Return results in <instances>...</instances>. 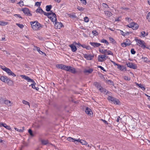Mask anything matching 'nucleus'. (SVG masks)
Instances as JSON below:
<instances>
[{"instance_id": "obj_1", "label": "nucleus", "mask_w": 150, "mask_h": 150, "mask_svg": "<svg viewBox=\"0 0 150 150\" xmlns=\"http://www.w3.org/2000/svg\"><path fill=\"white\" fill-rule=\"evenodd\" d=\"M30 23L33 29L34 30H40L42 28H43V25H41L37 21L31 22H30Z\"/></svg>"}, {"instance_id": "obj_2", "label": "nucleus", "mask_w": 150, "mask_h": 150, "mask_svg": "<svg viewBox=\"0 0 150 150\" xmlns=\"http://www.w3.org/2000/svg\"><path fill=\"white\" fill-rule=\"evenodd\" d=\"M107 99L109 101H110L114 104L118 105H120V102L117 99L115 98L112 96H108Z\"/></svg>"}, {"instance_id": "obj_3", "label": "nucleus", "mask_w": 150, "mask_h": 150, "mask_svg": "<svg viewBox=\"0 0 150 150\" xmlns=\"http://www.w3.org/2000/svg\"><path fill=\"white\" fill-rule=\"evenodd\" d=\"M135 40L137 43V45L139 44V46L143 49H144L145 48V43L144 41L141 39H135Z\"/></svg>"}, {"instance_id": "obj_4", "label": "nucleus", "mask_w": 150, "mask_h": 150, "mask_svg": "<svg viewBox=\"0 0 150 150\" xmlns=\"http://www.w3.org/2000/svg\"><path fill=\"white\" fill-rule=\"evenodd\" d=\"M67 71L70 72L71 73L74 74L76 73H81V70H79V71H76L75 68L72 67L70 66H69L68 70Z\"/></svg>"}, {"instance_id": "obj_5", "label": "nucleus", "mask_w": 150, "mask_h": 150, "mask_svg": "<svg viewBox=\"0 0 150 150\" xmlns=\"http://www.w3.org/2000/svg\"><path fill=\"white\" fill-rule=\"evenodd\" d=\"M3 70L5 71L9 75H12L14 77L16 76V75L10 69L7 67L3 69Z\"/></svg>"}, {"instance_id": "obj_6", "label": "nucleus", "mask_w": 150, "mask_h": 150, "mask_svg": "<svg viewBox=\"0 0 150 150\" xmlns=\"http://www.w3.org/2000/svg\"><path fill=\"white\" fill-rule=\"evenodd\" d=\"M50 16L51 18H49L51 21L53 22L57 21L56 15L52 11H51V15Z\"/></svg>"}, {"instance_id": "obj_7", "label": "nucleus", "mask_w": 150, "mask_h": 150, "mask_svg": "<svg viewBox=\"0 0 150 150\" xmlns=\"http://www.w3.org/2000/svg\"><path fill=\"white\" fill-rule=\"evenodd\" d=\"M83 55L84 57L87 60H92L94 57V55L90 54H83Z\"/></svg>"}, {"instance_id": "obj_8", "label": "nucleus", "mask_w": 150, "mask_h": 150, "mask_svg": "<svg viewBox=\"0 0 150 150\" xmlns=\"http://www.w3.org/2000/svg\"><path fill=\"white\" fill-rule=\"evenodd\" d=\"M126 64L128 67L133 69H136L137 68V65L132 62H128Z\"/></svg>"}, {"instance_id": "obj_9", "label": "nucleus", "mask_w": 150, "mask_h": 150, "mask_svg": "<svg viewBox=\"0 0 150 150\" xmlns=\"http://www.w3.org/2000/svg\"><path fill=\"white\" fill-rule=\"evenodd\" d=\"M20 76L22 78L27 80L28 82H34L33 79H30L27 76L25 75H21Z\"/></svg>"}, {"instance_id": "obj_10", "label": "nucleus", "mask_w": 150, "mask_h": 150, "mask_svg": "<svg viewBox=\"0 0 150 150\" xmlns=\"http://www.w3.org/2000/svg\"><path fill=\"white\" fill-rule=\"evenodd\" d=\"M54 22L55 23L54 25V26L55 28L60 29L62 26V24L61 22H57V21Z\"/></svg>"}, {"instance_id": "obj_11", "label": "nucleus", "mask_w": 150, "mask_h": 150, "mask_svg": "<svg viewBox=\"0 0 150 150\" xmlns=\"http://www.w3.org/2000/svg\"><path fill=\"white\" fill-rule=\"evenodd\" d=\"M0 79L1 81L6 83L8 82L9 81H11V80H9V79L6 76H1L0 77Z\"/></svg>"}, {"instance_id": "obj_12", "label": "nucleus", "mask_w": 150, "mask_h": 150, "mask_svg": "<svg viewBox=\"0 0 150 150\" xmlns=\"http://www.w3.org/2000/svg\"><path fill=\"white\" fill-rule=\"evenodd\" d=\"M85 112L88 115L90 116L93 115L91 109L88 107H87L85 110Z\"/></svg>"}, {"instance_id": "obj_13", "label": "nucleus", "mask_w": 150, "mask_h": 150, "mask_svg": "<svg viewBox=\"0 0 150 150\" xmlns=\"http://www.w3.org/2000/svg\"><path fill=\"white\" fill-rule=\"evenodd\" d=\"M22 11L23 13L28 16H32L31 14L30 13L29 9L27 8H23L22 9Z\"/></svg>"}, {"instance_id": "obj_14", "label": "nucleus", "mask_w": 150, "mask_h": 150, "mask_svg": "<svg viewBox=\"0 0 150 150\" xmlns=\"http://www.w3.org/2000/svg\"><path fill=\"white\" fill-rule=\"evenodd\" d=\"M108 56H106L105 55H99L98 57V62H102L103 61V60L102 59H105V58H107Z\"/></svg>"}, {"instance_id": "obj_15", "label": "nucleus", "mask_w": 150, "mask_h": 150, "mask_svg": "<svg viewBox=\"0 0 150 150\" xmlns=\"http://www.w3.org/2000/svg\"><path fill=\"white\" fill-rule=\"evenodd\" d=\"M34 47L35 50H36L40 54L42 55L44 54L45 56L46 55V54L45 53L43 52L42 51L40 50V48L39 47L34 46Z\"/></svg>"}, {"instance_id": "obj_16", "label": "nucleus", "mask_w": 150, "mask_h": 150, "mask_svg": "<svg viewBox=\"0 0 150 150\" xmlns=\"http://www.w3.org/2000/svg\"><path fill=\"white\" fill-rule=\"evenodd\" d=\"M89 44L94 47H98L101 45V44L99 43L95 42H90Z\"/></svg>"}, {"instance_id": "obj_17", "label": "nucleus", "mask_w": 150, "mask_h": 150, "mask_svg": "<svg viewBox=\"0 0 150 150\" xmlns=\"http://www.w3.org/2000/svg\"><path fill=\"white\" fill-rule=\"evenodd\" d=\"M105 54H104L105 55H110L113 56V55L112 52L109 50H105Z\"/></svg>"}, {"instance_id": "obj_18", "label": "nucleus", "mask_w": 150, "mask_h": 150, "mask_svg": "<svg viewBox=\"0 0 150 150\" xmlns=\"http://www.w3.org/2000/svg\"><path fill=\"white\" fill-rule=\"evenodd\" d=\"M69 46L71 47V50L72 52H75L77 48L74 45L72 44L71 45H70Z\"/></svg>"}, {"instance_id": "obj_19", "label": "nucleus", "mask_w": 150, "mask_h": 150, "mask_svg": "<svg viewBox=\"0 0 150 150\" xmlns=\"http://www.w3.org/2000/svg\"><path fill=\"white\" fill-rule=\"evenodd\" d=\"M141 59L144 61V62L147 63H150V60H149L146 57H142Z\"/></svg>"}, {"instance_id": "obj_20", "label": "nucleus", "mask_w": 150, "mask_h": 150, "mask_svg": "<svg viewBox=\"0 0 150 150\" xmlns=\"http://www.w3.org/2000/svg\"><path fill=\"white\" fill-rule=\"evenodd\" d=\"M31 82L33 83L31 84L29 86H32V88H33L35 89L37 91H38L39 88L38 87H35V85L36 84V83L34 81V82Z\"/></svg>"}, {"instance_id": "obj_21", "label": "nucleus", "mask_w": 150, "mask_h": 150, "mask_svg": "<svg viewBox=\"0 0 150 150\" xmlns=\"http://www.w3.org/2000/svg\"><path fill=\"white\" fill-rule=\"evenodd\" d=\"M93 85L98 89H99V88H100L101 87L100 83L96 82H94Z\"/></svg>"}, {"instance_id": "obj_22", "label": "nucleus", "mask_w": 150, "mask_h": 150, "mask_svg": "<svg viewBox=\"0 0 150 150\" xmlns=\"http://www.w3.org/2000/svg\"><path fill=\"white\" fill-rule=\"evenodd\" d=\"M69 66H67L64 64H62V66L61 67V69H63L65 71H67Z\"/></svg>"}, {"instance_id": "obj_23", "label": "nucleus", "mask_w": 150, "mask_h": 150, "mask_svg": "<svg viewBox=\"0 0 150 150\" xmlns=\"http://www.w3.org/2000/svg\"><path fill=\"white\" fill-rule=\"evenodd\" d=\"M44 11L42 9L40 8H39L36 10V12L37 13H40L41 14L43 13Z\"/></svg>"}, {"instance_id": "obj_24", "label": "nucleus", "mask_w": 150, "mask_h": 150, "mask_svg": "<svg viewBox=\"0 0 150 150\" xmlns=\"http://www.w3.org/2000/svg\"><path fill=\"white\" fill-rule=\"evenodd\" d=\"M1 125L2 126L6 128V129H8V130H10L11 129V128L10 126L7 125L5 123H1Z\"/></svg>"}, {"instance_id": "obj_25", "label": "nucleus", "mask_w": 150, "mask_h": 150, "mask_svg": "<svg viewBox=\"0 0 150 150\" xmlns=\"http://www.w3.org/2000/svg\"><path fill=\"white\" fill-rule=\"evenodd\" d=\"M118 30L120 31V34L124 36H125L127 35H128L129 34V33L128 32H127L125 33L123 32V31L121 30Z\"/></svg>"}, {"instance_id": "obj_26", "label": "nucleus", "mask_w": 150, "mask_h": 150, "mask_svg": "<svg viewBox=\"0 0 150 150\" xmlns=\"http://www.w3.org/2000/svg\"><path fill=\"white\" fill-rule=\"evenodd\" d=\"M93 70L91 69H89L88 70H85L83 72L84 73H88V74H91L93 72Z\"/></svg>"}, {"instance_id": "obj_27", "label": "nucleus", "mask_w": 150, "mask_h": 150, "mask_svg": "<svg viewBox=\"0 0 150 150\" xmlns=\"http://www.w3.org/2000/svg\"><path fill=\"white\" fill-rule=\"evenodd\" d=\"M135 83L137 86H138L139 88H142L143 91H144L145 90V88L142 84H139L137 83Z\"/></svg>"}, {"instance_id": "obj_28", "label": "nucleus", "mask_w": 150, "mask_h": 150, "mask_svg": "<svg viewBox=\"0 0 150 150\" xmlns=\"http://www.w3.org/2000/svg\"><path fill=\"white\" fill-rule=\"evenodd\" d=\"M124 42L127 46L130 45L132 43L130 40L128 39H127Z\"/></svg>"}, {"instance_id": "obj_29", "label": "nucleus", "mask_w": 150, "mask_h": 150, "mask_svg": "<svg viewBox=\"0 0 150 150\" xmlns=\"http://www.w3.org/2000/svg\"><path fill=\"white\" fill-rule=\"evenodd\" d=\"M42 144L44 145H46L48 143V141L47 140L42 139L41 140Z\"/></svg>"}, {"instance_id": "obj_30", "label": "nucleus", "mask_w": 150, "mask_h": 150, "mask_svg": "<svg viewBox=\"0 0 150 150\" xmlns=\"http://www.w3.org/2000/svg\"><path fill=\"white\" fill-rule=\"evenodd\" d=\"M105 13L107 16L108 17L111 16L112 15V14L111 12L108 11H105Z\"/></svg>"}, {"instance_id": "obj_31", "label": "nucleus", "mask_w": 150, "mask_h": 150, "mask_svg": "<svg viewBox=\"0 0 150 150\" xmlns=\"http://www.w3.org/2000/svg\"><path fill=\"white\" fill-rule=\"evenodd\" d=\"M52 8V6L51 5H47L46 7V10L47 11H50Z\"/></svg>"}, {"instance_id": "obj_32", "label": "nucleus", "mask_w": 150, "mask_h": 150, "mask_svg": "<svg viewBox=\"0 0 150 150\" xmlns=\"http://www.w3.org/2000/svg\"><path fill=\"white\" fill-rule=\"evenodd\" d=\"M4 103L8 106H11V102L7 100H5Z\"/></svg>"}, {"instance_id": "obj_33", "label": "nucleus", "mask_w": 150, "mask_h": 150, "mask_svg": "<svg viewBox=\"0 0 150 150\" xmlns=\"http://www.w3.org/2000/svg\"><path fill=\"white\" fill-rule=\"evenodd\" d=\"M43 13L45 15L47 16L48 18H51L50 16V15H51V11L50 12H46L44 11Z\"/></svg>"}, {"instance_id": "obj_34", "label": "nucleus", "mask_w": 150, "mask_h": 150, "mask_svg": "<svg viewBox=\"0 0 150 150\" xmlns=\"http://www.w3.org/2000/svg\"><path fill=\"white\" fill-rule=\"evenodd\" d=\"M117 66V68L121 71L124 70V69H125L123 66H122L120 64H118Z\"/></svg>"}, {"instance_id": "obj_35", "label": "nucleus", "mask_w": 150, "mask_h": 150, "mask_svg": "<svg viewBox=\"0 0 150 150\" xmlns=\"http://www.w3.org/2000/svg\"><path fill=\"white\" fill-rule=\"evenodd\" d=\"M100 42L102 43H105L107 45H108L109 44L108 41L107 40L104 39L101 40H100Z\"/></svg>"}, {"instance_id": "obj_36", "label": "nucleus", "mask_w": 150, "mask_h": 150, "mask_svg": "<svg viewBox=\"0 0 150 150\" xmlns=\"http://www.w3.org/2000/svg\"><path fill=\"white\" fill-rule=\"evenodd\" d=\"M134 23V25L133 24L134 26H133V27L132 28V29L134 30H137V29H138V26H139L137 24V23Z\"/></svg>"}, {"instance_id": "obj_37", "label": "nucleus", "mask_w": 150, "mask_h": 150, "mask_svg": "<svg viewBox=\"0 0 150 150\" xmlns=\"http://www.w3.org/2000/svg\"><path fill=\"white\" fill-rule=\"evenodd\" d=\"M22 103L25 105H28L29 107H30L29 103L28 101H25L24 100H22Z\"/></svg>"}, {"instance_id": "obj_38", "label": "nucleus", "mask_w": 150, "mask_h": 150, "mask_svg": "<svg viewBox=\"0 0 150 150\" xmlns=\"http://www.w3.org/2000/svg\"><path fill=\"white\" fill-rule=\"evenodd\" d=\"M74 138H73L71 137H69L67 138V140L70 142H74Z\"/></svg>"}, {"instance_id": "obj_39", "label": "nucleus", "mask_w": 150, "mask_h": 150, "mask_svg": "<svg viewBox=\"0 0 150 150\" xmlns=\"http://www.w3.org/2000/svg\"><path fill=\"white\" fill-rule=\"evenodd\" d=\"M14 129L16 130H17V131L21 132H23V131L24 130L23 127V129H19L16 127H15Z\"/></svg>"}, {"instance_id": "obj_40", "label": "nucleus", "mask_w": 150, "mask_h": 150, "mask_svg": "<svg viewBox=\"0 0 150 150\" xmlns=\"http://www.w3.org/2000/svg\"><path fill=\"white\" fill-rule=\"evenodd\" d=\"M16 25L21 28H22L24 27V25L23 24L16 23Z\"/></svg>"}, {"instance_id": "obj_41", "label": "nucleus", "mask_w": 150, "mask_h": 150, "mask_svg": "<svg viewBox=\"0 0 150 150\" xmlns=\"http://www.w3.org/2000/svg\"><path fill=\"white\" fill-rule=\"evenodd\" d=\"M80 143L82 145H86L87 144V143L84 140H81L80 141Z\"/></svg>"}, {"instance_id": "obj_42", "label": "nucleus", "mask_w": 150, "mask_h": 150, "mask_svg": "<svg viewBox=\"0 0 150 150\" xmlns=\"http://www.w3.org/2000/svg\"><path fill=\"white\" fill-rule=\"evenodd\" d=\"M107 83L109 84L112 85L113 83V82L110 80H108L106 81Z\"/></svg>"}, {"instance_id": "obj_43", "label": "nucleus", "mask_w": 150, "mask_h": 150, "mask_svg": "<svg viewBox=\"0 0 150 150\" xmlns=\"http://www.w3.org/2000/svg\"><path fill=\"white\" fill-rule=\"evenodd\" d=\"M146 18L148 21L150 22V12H149L148 13L146 16Z\"/></svg>"}, {"instance_id": "obj_44", "label": "nucleus", "mask_w": 150, "mask_h": 150, "mask_svg": "<svg viewBox=\"0 0 150 150\" xmlns=\"http://www.w3.org/2000/svg\"><path fill=\"white\" fill-rule=\"evenodd\" d=\"M92 33L94 35H96L98 34V32L96 30H93L92 32Z\"/></svg>"}, {"instance_id": "obj_45", "label": "nucleus", "mask_w": 150, "mask_h": 150, "mask_svg": "<svg viewBox=\"0 0 150 150\" xmlns=\"http://www.w3.org/2000/svg\"><path fill=\"white\" fill-rule=\"evenodd\" d=\"M77 8L78 10H79L80 11H83L84 9V8H83V7L80 6H78L77 7Z\"/></svg>"}, {"instance_id": "obj_46", "label": "nucleus", "mask_w": 150, "mask_h": 150, "mask_svg": "<svg viewBox=\"0 0 150 150\" xmlns=\"http://www.w3.org/2000/svg\"><path fill=\"white\" fill-rule=\"evenodd\" d=\"M125 19L126 21H127L129 22L132 23V20L130 18L127 17L125 18Z\"/></svg>"}, {"instance_id": "obj_47", "label": "nucleus", "mask_w": 150, "mask_h": 150, "mask_svg": "<svg viewBox=\"0 0 150 150\" xmlns=\"http://www.w3.org/2000/svg\"><path fill=\"white\" fill-rule=\"evenodd\" d=\"M7 25V23L3 21H0V25L2 26H4Z\"/></svg>"}, {"instance_id": "obj_48", "label": "nucleus", "mask_w": 150, "mask_h": 150, "mask_svg": "<svg viewBox=\"0 0 150 150\" xmlns=\"http://www.w3.org/2000/svg\"><path fill=\"white\" fill-rule=\"evenodd\" d=\"M41 2H37L35 3V6H37L40 7V6Z\"/></svg>"}, {"instance_id": "obj_49", "label": "nucleus", "mask_w": 150, "mask_h": 150, "mask_svg": "<svg viewBox=\"0 0 150 150\" xmlns=\"http://www.w3.org/2000/svg\"><path fill=\"white\" fill-rule=\"evenodd\" d=\"M28 132L30 134V135L31 136H32V137L34 135L31 129H29V130H28Z\"/></svg>"}, {"instance_id": "obj_50", "label": "nucleus", "mask_w": 150, "mask_h": 150, "mask_svg": "<svg viewBox=\"0 0 150 150\" xmlns=\"http://www.w3.org/2000/svg\"><path fill=\"white\" fill-rule=\"evenodd\" d=\"M84 21L85 22L88 23L89 21V19L87 17H86L84 18Z\"/></svg>"}, {"instance_id": "obj_51", "label": "nucleus", "mask_w": 150, "mask_h": 150, "mask_svg": "<svg viewBox=\"0 0 150 150\" xmlns=\"http://www.w3.org/2000/svg\"><path fill=\"white\" fill-rule=\"evenodd\" d=\"M133 24H134V23H132L131 24H129L128 25V26L129 28H131L132 29V28L133 27V25H134Z\"/></svg>"}, {"instance_id": "obj_52", "label": "nucleus", "mask_w": 150, "mask_h": 150, "mask_svg": "<svg viewBox=\"0 0 150 150\" xmlns=\"http://www.w3.org/2000/svg\"><path fill=\"white\" fill-rule=\"evenodd\" d=\"M124 79L126 81H129L130 79V78H129L127 76H125L123 77Z\"/></svg>"}, {"instance_id": "obj_53", "label": "nucleus", "mask_w": 150, "mask_h": 150, "mask_svg": "<svg viewBox=\"0 0 150 150\" xmlns=\"http://www.w3.org/2000/svg\"><path fill=\"white\" fill-rule=\"evenodd\" d=\"M98 68H100L101 70L103 71L106 72V70H105L103 67L100 66H98Z\"/></svg>"}, {"instance_id": "obj_54", "label": "nucleus", "mask_w": 150, "mask_h": 150, "mask_svg": "<svg viewBox=\"0 0 150 150\" xmlns=\"http://www.w3.org/2000/svg\"><path fill=\"white\" fill-rule=\"evenodd\" d=\"M131 52L132 54H134L136 53V52L134 50V49L132 48L131 49Z\"/></svg>"}, {"instance_id": "obj_55", "label": "nucleus", "mask_w": 150, "mask_h": 150, "mask_svg": "<svg viewBox=\"0 0 150 150\" xmlns=\"http://www.w3.org/2000/svg\"><path fill=\"white\" fill-rule=\"evenodd\" d=\"M99 90L101 92L103 93L104 92L105 89L101 86Z\"/></svg>"}, {"instance_id": "obj_56", "label": "nucleus", "mask_w": 150, "mask_h": 150, "mask_svg": "<svg viewBox=\"0 0 150 150\" xmlns=\"http://www.w3.org/2000/svg\"><path fill=\"white\" fill-rule=\"evenodd\" d=\"M141 36H142V37H145V36H146V35H145V31H143L141 33Z\"/></svg>"}, {"instance_id": "obj_57", "label": "nucleus", "mask_w": 150, "mask_h": 150, "mask_svg": "<svg viewBox=\"0 0 150 150\" xmlns=\"http://www.w3.org/2000/svg\"><path fill=\"white\" fill-rule=\"evenodd\" d=\"M109 39L110 41L113 43H114L115 42V40L112 37H110Z\"/></svg>"}, {"instance_id": "obj_58", "label": "nucleus", "mask_w": 150, "mask_h": 150, "mask_svg": "<svg viewBox=\"0 0 150 150\" xmlns=\"http://www.w3.org/2000/svg\"><path fill=\"white\" fill-rule=\"evenodd\" d=\"M103 6L105 8H108L109 7L106 4L103 3Z\"/></svg>"}, {"instance_id": "obj_59", "label": "nucleus", "mask_w": 150, "mask_h": 150, "mask_svg": "<svg viewBox=\"0 0 150 150\" xmlns=\"http://www.w3.org/2000/svg\"><path fill=\"white\" fill-rule=\"evenodd\" d=\"M81 3L84 4L85 5L86 4V0H80Z\"/></svg>"}, {"instance_id": "obj_60", "label": "nucleus", "mask_w": 150, "mask_h": 150, "mask_svg": "<svg viewBox=\"0 0 150 150\" xmlns=\"http://www.w3.org/2000/svg\"><path fill=\"white\" fill-rule=\"evenodd\" d=\"M99 52L101 53L102 54H105V50H103V49L99 50Z\"/></svg>"}, {"instance_id": "obj_61", "label": "nucleus", "mask_w": 150, "mask_h": 150, "mask_svg": "<svg viewBox=\"0 0 150 150\" xmlns=\"http://www.w3.org/2000/svg\"><path fill=\"white\" fill-rule=\"evenodd\" d=\"M19 3L21 6H22L24 5L23 2V1H20L19 2Z\"/></svg>"}, {"instance_id": "obj_62", "label": "nucleus", "mask_w": 150, "mask_h": 150, "mask_svg": "<svg viewBox=\"0 0 150 150\" xmlns=\"http://www.w3.org/2000/svg\"><path fill=\"white\" fill-rule=\"evenodd\" d=\"M121 45L123 47H125L127 46L126 45L125 43L124 42L121 44Z\"/></svg>"}, {"instance_id": "obj_63", "label": "nucleus", "mask_w": 150, "mask_h": 150, "mask_svg": "<svg viewBox=\"0 0 150 150\" xmlns=\"http://www.w3.org/2000/svg\"><path fill=\"white\" fill-rule=\"evenodd\" d=\"M28 145V144L27 143H25L23 144V146H22V148L23 147L27 146Z\"/></svg>"}, {"instance_id": "obj_64", "label": "nucleus", "mask_w": 150, "mask_h": 150, "mask_svg": "<svg viewBox=\"0 0 150 150\" xmlns=\"http://www.w3.org/2000/svg\"><path fill=\"white\" fill-rule=\"evenodd\" d=\"M100 120H101V121H103L105 124H108V123L105 120H103L102 119H101Z\"/></svg>"}]
</instances>
